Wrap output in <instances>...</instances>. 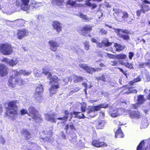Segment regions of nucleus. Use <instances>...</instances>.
Returning <instances> with one entry per match:
<instances>
[{
    "instance_id": "1",
    "label": "nucleus",
    "mask_w": 150,
    "mask_h": 150,
    "mask_svg": "<svg viewBox=\"0 0 150 150\" xmlns=\"http://www.w3.org/2000/svg\"><path fill=\"white\" fill-rule=\"evenodd\" d=\"M18 101L17 100H15L9 101L4 103V105H7V107H4L6 110L5 116L11 117L10 115H12L15 116L18 115V108L17 105Z\"/></svg>"
},
{
    "instance_id": "2",
    "label": "nucleus",
    "mask_w": 150,
    "mask_h": 150,
    "mask_svg": "<svg viewBox=\"0 0 150 150\" xmlns=\"http://www.w3.org/2000/svg\"><path fill=\"white\" fill-rule=\"evenodd\" d=\"M26 83L24 79L21 77H19L14 75L9 76L8 80L7 85L10 87L14 88L16 86H23Z\"/></svg>"
},
{
    "instance_id": "3",
    "label": "nucleus",
    "mask_w": 150,
    "mask_h": 150,
    "mask_svg": "<svg viewBox=\"0 0 150 150\" xmlns=\"http://www.w3.org/2000/svg\"><path fill=\"white\" fill-rule=\"evenodd\" d=\"M13 52V47L8 43L0 44V52L4 55H10Z\"/></svg>"
},
{
    "instance_id": "4",
    "label": "nucleus",
    "mask_w": 150,
    "mask_h": 150,
    "mask_svg": "<svg viewBox=\"0 0 150 150\" xmlns=\"http://www.w3.org/2000/svg\"><path fill=\"white\" fill-rule=\"evenodd\" d=\"M115 31L117 35L120 38H122L124 40L127 41L130 40V38L129 35L131 34V33L127 30L117 28L115 29Z\"/></svg>"
},
{
    "instance_id": "5",
    "label": "nucleus",
    "mask_w": 150,
    "mask_h": 150,
    "mask_svg": "<svg viewBox=\"0 0 150 150\" xmlns=\"http://www.w3.org/2000/svg\"><path fill=\"white\" fill-rule=\"evenodd\" d=\"M44 91L42 85L39 84L37 86L34 92V96L36 99L38 100H41L43 99L42 93Z\"/></svg>"
},
{
    "instance_id": "6",
    "label": "nucleus",
    "mask_w": 150,
    "mask_h": 150,
    "mask_svg": "<svg viewBox=\"0 0 150 150\" xmlns=\"http://www.w3.org/2000/svg\"><path fill=\"white\" fill-rule=\"evenodd\" d=\"M28 115L31 116L32 118L34 119H38L41 118V115L40 116L38 114V111L33 106H30L28 108Z\"/></svg>"
},
{
    "instance_id": "7",
    "label": "nucleus",
    "mask_w": 150,
    "mask_h": 150,
    "mask_svg": "<svg viewBox=\"0 0 150 150\" xmlns=\"http://www.w3.org/2000/svg\"><path fill=\"white\" fill-rule=\"evenodd\" d=\"M16 33L17 38L20 40H22L24 37L28 36L29 34L28 30L26 28L18 29Z\"/></svg>"
},
{
    "instance_id": "8",
    "label": "nucleus",
    "mask_w": 150,
    "mask_h": 150,
    "mask_svg": "<svg viewBox=\"0 0 150 150\" xmlns=\"http://www.w3.org/2000/svg\"><path fill=\"white\" fill-rule=\"evenodd\" d=\"M143 1L142 4L140 5V7L142 11V13H145L146 12L150 10L149 6L146 4H150V0H140Z\"/></svg>"
},
{
    "instance_id": "9",
    "label": "nucleus",
    "mask_w": 150,
    "mask_h": 150,
    "mask_svg": "<svg viewBox=\"0 0 150 150\" xmlns=\"http://www.w3.org/2000/svg\"><path fill=\"white\" fill-rule=\"evenodd\" d=\"M48 43L50 47V50L54 52L57 51V48L60 46V44L58 42L53 40H50L49 41Z\"/></svg>"
},
{
    "instance_id": "10",
    "label": "nucleus",
    "mask_w": 150,
    "mask_h": 150,
    "mask_svg": "<svg viewBox=\"0 0 150 150\" xmlns=\"http://www.w3.org/2000/svg\"><path fill=\"white\" fill-rule=\"evenodd\" d=\"M91 144L93 146L97 148L106 147L108 146L105 142L100 141L99 139L93 140Z\"/></svg>"
},
{
    "instance_id": "11",
    "label": "nucleus",
    "mask_w": 150,
    "mask_h": 150,
    "mask_svg": "<svg viewBox=\"0 0 150 150\" xmlns=\"http://www.w3.org/2000/svg\"><path fill=\"white\" fill-rule=\"evenodd\" d=\"M92 30V26L88 25H86L81 28L79 31L82 35L85 36L87 34L90 33Z\"/></svg>"
},
{
    "instance_id": "12",
    "label": "nucleus",
    "mask_w": 150,
    "mask_h": 150,
    "mask_svg": "<svg viewBox=\"0 0 150 150\" xmlns=\"http://www.w3.org/2000/svg\"><path fill=\"white\" fill-rule=\"evenodd\" d=\"M8 69L6 65L0 64V76L3 77L7 76L8 73Z\"/></svg>"
},
{
    "instance_id": "13",
    "label": "nucleus",
    "mask_w": 150,
    "mask_h": 150,
    "mask_svg": "<svg viewBox=\"0 0 150 150\" xmlns=\"http://www.w3.org/2000/svg\"><path fill=\"white\" fill-rule=\"evenodd\" d=\"M52 25L53 29L56 31L57 34H59L62 31V24L59 21H53Z\"/></svg>"
},
{
    "instance_id": "14",
    "label": "nucleus",
    "mask_w": 150,
    "mask_h": 150,
    "mask_svg": "<svg viewBox=\"0 0 150 150\" xmlns=\"http://www.w3.org/2000/svg\"><path fill=\"white\" fill-rule=\"evenodd\" d=\"M128 115L132 119H139L141 116V114L138 111H131L129 110L128 111Z\"/></svg>"
},
{
    "instance_id": "15",
    "label": "nucleus",
    "mask_w": 150,
    "mask_h": 150,
    "mask_svg": "<svg viewBox=\"0 0 150 150\" xmlns=\"http://www.w3.org/2000/svg\"><path fill=\"white\" fill-rule=\"evenodd\" d=\"M79 66L88 73L92 74L93 73V67H89L87 64H80L79 65Z\"/></svg>"
},
{
    "instance_id": "16",
    "label": "nucleus",
    "mask_w": 150,
    "mask_h": 150,
    "mask_svg": "<svg viewBox=\"0 0 150 150\" xmlns=\"http://www.w3.org/2000/svg\"><path fill=\"white\" fill-rule=\"evenodd\" d=\"M12 71L14 72V75L16 76L23 75L24 76H28L31 73V71H27L25 70L21 69L19 71L17 70H12Z\"/></svg>"
},
{
    "instance_id": "17",
    "label": "nucleus",
    "mask_w": 150,
    "mask_h": 150,
    "mask_svg": "<svg viewBox=\"0 0 150 150\" xmlns=\"http://www.w3.org/2000/svg\"><path fill=\"white\" fill-rule=\"evenodd\" d=\"M21 2V8L23 10L27 11L29 8L30 0H20Z\"/></svg>"
},
{
    "instance_id": "18",
    "label": "nucleus",
    "mask_w": 150,
    "mask_h": 150,
    "mask_svg": "<svg viewBox=\"0 0 150 150\" xmlns=\"http://www.w3.org/2000/svg\"><path fill=\"white\" fill-rule=\"evenodd\" d=\"M64 116L63 117H59L57 118V119L58 120H61L63 121L62 122L64 123L66 122L68 120V115L70 114L71 115L73 112L70 113L67 110H65L64 111Z\"/></svg>"
},
{
    "instance_id": "19",
    "label": "nucleus",
    "mask_w": 150,
    "mask_h": 150,
    "mask_svg": "<svg viewBox=\"0 0 150 150\" xmlns=\"http://www.w3.org/2000/svg\"><path fill=\"white\" fill-rule=\"evenodd\" d=\"M116 14L118 15L119 13H122V18L124 21H127V19L129 17V15L127 12L126 11H123L122 10L117 11L115 12Z\"/></svg>"
},
{
    "instance_id": "20",
    "label": "nucleus",
    "mask_w": 150,
    "mask_h": 150,
    "mask_svg": "<svg viewBox=\"0 0 150 150\" xmlns=\"http://www.w3.org/2000/svg\"><path fill=\"white\" fill-rule=\"evenodd\" d=\"M59 88V84L56 85L52 84L50 87L49 91L51 95L55 94L57 92V89Z\"/></svg>"
},
{
    "instance_id": "21",
    "label": "nucleus",
    "mask_w": 150,
    "mask_h": 150,
    "mask_svg": "<svg viewBox=\"0 0 150 150\" xmlns=\"http://www.w3.org/2000/svg\"><path fill=\"white\" fill-rule=\"evenodd\" d=\"M103 0H87L85 2V4L87 6L91 8V9L96 8L97 6V5L95 4L92 3L91 2V1H94L97 2H101Z\"/></svg>"
},
{
    "instance_id": "22",
    "label": "nucleus",
    "mask_w": 150,
    "mask_h": 150,
    "mask_svg": "<svg viewBox=\"0 0 150 150\" xmlns=\"http://www.w3.org/2000/svg\"><path fill=\"white\" fill-rule=\"evenodd\" d=\"M110 115L112 117H115L120 115L121 114V110L118 109L113 110L110 111Z\"/></svg>"
},
{
    "instance_id": "23",
    "label": "nucleus",
    "mask_w": 150,
    "mask_h": 150,
    "mask_svg": "<svg viewBox=\"0 0 150 150\" xmlns=\"http://www.w3.org/2000/svg\"><path fill=\"white\" fill-rule=\"evenodd\" d=\"M146 100V99L144 98V95H140L137 96V103L139 105L143 104Z\"/></svg>"
},
{
    "instance_id": "24",
    "label": "nucleus",
    "mask_w": 150,
    "mask_h": 150,
    "mask_svg": "<svg viewBox=\"0 0 150 150\" xmlns=\"http://www.w3.org/2000/svg\"><path fill=\"white\" fill-rule=\"evenodd\" d=\"M14 23L18 26L21 27L24 26L25 25V20L23 19H18L15 20Z\"/></svg>"
},
{
    "instance_id": "25",
    "label": "nucleus",
    "mask_w": 150,
    "mask_h": 150,
    "mask_svg": "<svg viewBox=\"0 0 150 150\" xmlns=\"http://www.w3.org/2000/svg\"><path fill=\"white\" fill-rule=\"evenodd\" d=\"M50 81H49L50 83H57L59 84V81L60 80L58 77L56 75H53L51 78L50 79Z\"/></svg>"
},
{
    "instance_id": "26",
    "label": "nucleus",
    "mask_w": 150,
    "mask_h": 150,
    "mask_svg": "<svg viewBox=\"0 0 150 150\" xmlns=\"http://www.w3.org/2000/svg\"><path fill=\"white\" fill-rule=\"evenodd\" d=\"M114 47L116 48L115 51L119 52H120L122 51L125 49V46L122 45L117 43H114Z\"/></svg>"
},
{
    "instance_id": "27",
    "label": "nucleus",
    "mask_w": 150,
    "mask_h": 150,
    "mask_svg": "<svg viewBox=\"0 0 150 150\" xmlns=\"http://www.w3.org/2000/svg\"><path fill=\"white\" fill-rule=\"evenodd\" d=\"M64 3V0H52L51 1L52 5H56L58 6H63Z\"/></svg>"
},
{
    "instance_id": "28",
    "label": "nucleus",
    "mask_w": 150,
    "mask_h": 150,
    "mask_svg": "<svg viewBox=\"0 0 150 150\" xmlns=\"http://www.w3.org/2000/svg\"><path fill=\"white\" fill-rule=\"evenodd\" d=\"M121 65L125 66L129 69H134L133 64L132 63H130L128 62H124L123 61L120 62Z\"/></svg>"
},
{
    "instance_id": "29",
    "label": "nucleus",
    "mask_w": 150,
    "mask_h": 150,
    "mask_svg": "<svg viewBox=\"0 0 150 150\" xmlns=\"http://www.w3.org/2000/svg\"><path fill=\"white\" fill-rule=\"evenodd\" d=\"M73 113L75 115L74 117L79 119H84L85 118L84 114L83 113H81L80 112L73 111Z\"/></svg>"
},
{
    "instance_id": "30",
    "label": "nucleus",
    "mask_w": 150,
    "mask_h": 150,
    "mask_svg": "<svg viewBox=\"0 0 150 150\" xmlns=\"http://www.w3.org/2000/svg\"><path fill=\"white\" fill-rule=\"evenodd\" d=\"M73 82L74 83L80 82L83 81V77L81 76H79L76 75H73Z\"/></svg>"
},
{
    "instance_id": "31",
    "label": "nucleus",
    "mask_w": 150,
    "mask_h": 150,
    "mask_svg": "<svg viewBox=\"0 0 150 150\" xmlns=\"http://www.w3.org/2000/svg\"><path fill=\"white\" fill-rule=\"evenodd\" d=\"M140 77V75L138 76L136 78L132 80L129 81L128 82V84L129 86H133L135 85V83L140 81L141 80V78Z\"/></svg>"
},
{
    "instance_id": "32",
    "label": "nucleus",
    "mask_w": 150,
    "mask_h": 150,
    "mask_svg": "<svg viewBox=\"0 0 150 150\" xmlns=\"http://www.w3.org/2000/svg\"><path fill=\"white\" fill-rule=\"evenodd\" d=\"M93 107L95 112L98 111L100 110L102 108H106L108 107V105L106 104L105 105H104L100 104L98 105L94 106Z\"/></svg>"
},
{
    "instance_id": "33",
    "label": "nucleus",
    "mask_w": 150,
    "mask_h": 150,
    "mask_svg": "<svg viewBox=\"0 0 150 150\" xmlns=\"http://www.w3.org/2000/svg\"><path fill=\"white\" fill-rule=\"evenodd\" d=\"M67 4L74 7H77L79 5L76 3V0H68L67 2Z\"/></svg>"
},
{
    "instance_id": "34",
    "label": "nucleus",
    "mask_w": 150,
    "mask_h": 150,
    "mask_svg": "<svg viewBox=\"0 0 150 150\" xmlns=\"http://www.w3.org/2000/svg\"><path fill=\"white\" fill-rule=\"evenodd\" d=\"M105 124V122L104 120H100L98 122V124L96 125V128L98 129H102Z\"/></svg>"
},
{
    "instance_id": "35",
    "label": "nucleus",
    "mask_w": 150,
    "mask_h": 150,
    "mask_svg": "<svg viewBox=\"0 0 150 150\" xmlns=\"http://www.w3.org/2000/svg\"><path fill=\"white\" fill-rule=\"evenodd\" d=\"M127 58V55L123 53L116 54V59H125Z\"/></svg>"
},
{
    "instance_id": "36",
    "label": "nucleus",
    "mask_w": 150,
    "mask_h": 150,
    "mask_svg": "<svg viewBox=\"0 0 150 150\" xmlns=\"http://www.w3.org/2000/svg\"><path fill=\"white\" fill-rule=\"evenodd\" d=\"M102 42L105 47H108L112 45V42L109 41V40L107 38H105L102 41Z\"/></svg>"
},
{
    "instance_id": "37",
    "label": "nucleus",
    "mask_w": 150,
    "mask_h": 150,
    "mask_svg": "<svg viewBox=\"0 0 150 150\" xmlns=\"http://www.w3.org/2000/svg\"><path fill=\"white\" fill-rule=\"evenodd\" d=\"M18 61L17 59H12L9 60L8 63V65L11 67H13L16 65Z\"/></svg>"
},
{
    "instance_id": "38",
    "label": "nucleus",
    "mask_w": 150,
    "mask_h": 150,
    "mask_svg": "<svg viewBox=\"0 0 150 150\" xmlns=\"http://www.w3.org/2000/svg\"><path fill=\"white\" fill-rule=\"evenodd\" d=\"M79 16L85 22L89 21V18L86 15H84L83 13H80Z\"/></svg>"
},
{
    "instance_id": "39",
    "label": "nucleus",
    "mask_w": 150,
    "mask_h": 150,
    "mask_svg": "<svg viewBox=\"0 0 150 150\" xmlns=\"http://www.w3.org/2000/svg\"><path fill=\"white\" fill-rule=\"evenodd\" d=\"M144 140H142L141 141L137 148V150H143L144 146Z\"/></svg>"
},
{
    "instance_id": "40",
    "label": "nucleus",
    "mask_w": 150,
    "mask_h": 150,
    "mask_svg": "<svg viewBox=\"0 0 150 150\" xmlns=\"http://www.w3.org/2000/svg\"><path fill=\"white\" fill-rule=\"evenodd\" d=\"M54 114L50 115L47 114V117L48 118V120L51 122L55 123L56 121L54 118Z\"/></svg>"
},
{
    "instance_id": "41",
    "label": "nucleus",
    "mask_w": 150,
    "mask_h": 150,
    "mask_svg": "<svg viewBox=\"0 0 150 150\" xmlns=\"http://www.w3.org/2000/svg\"><path fill=\"white\" fill-rule=\"evenodd\" d=\"M124 136L123 132H115V137L116 138H122Z\"/></svg>"
},
{
    "instance_id": "42",
    "label": "nucleus",
    "mask_w": 150,
    "mask_h": 150,
    "mask_svg": "<svg viewBox=\"0 0 150 150\" xmlns=\"http://www.w3.org/2000/svg\"><path fill=\"white\" fill-rule=\"evenodd\" d=\"M126 86L127 87V88L128 89L127 92L129 93H137V91L136 89H132L131 90L130 89L131 88H133L132 87H129L128 86V85H126Z\"/></svg>"
},
{
    "instance_id": "43",
    "label": "nucleus",
    "mask_w": 150,
    "mask_h": 150,
    "mask_svg": "<svg viewBox=\"0 0 150 150\" xmlns=\"http://www.w3.org/2000/svg\"><path fill=\"white\" fill-rule=\"evenodd\" d=\"M96 79L98 81H99L100 80H101L104 82L106 81L105 78V75L103 74H102L100 76L96 77Z\"/></svg>"
},
{
    "instance_id": "44",
    "label": "nucleus",
    "mask_w": 150,
    "mask_h": 150,
    "mask_svg": "<svg viewBox=\"0 0 150 150\" xmlns=\"http://www.w3.org/2000/svg\"><path fill=\"white\" fill-rule=\"evenodd\" d=\"M84 49L86 50H88L89 49L90 45L88 41H86L83 42Z\"/></svg>"
},
{
    "instance_id": "45",
    "label": "nucleus",
    "mask_w": 150,
    "mask_h": 150,
    "mask_svg": "<svg viewBox=\"0 0 150 150\" xmlns=\"http://www.w3.org/2000/svg\"><path fill=\"white\" fill-rule=\"evenodd\" d=\"M110 64L111 66H116L119 65V64L118 61L116 60H113L110 62Z\"/></svg>"
},
{
    "instance_id": "46",
    "label": "nucleus",
    "mask_w": 150,
    "mask_h": 150,
    "mask_svg": "<svg viewBox=\"0 0 150 150\" xmlns=\"http://www.w3.org/2000/svg\"><path fill=\"white\" fill-rule=\"evenodd\" d=\"M107 55L109 58L112 59H116V54H113L110 53H107Z\"/></svg>"
},
{
    "instance_id": "47",
    "label": "nucleus",
    "mask_w": 150,
    "mask_h": 150,
    "mask_svg": "<svg viewBox=\"0 0 150 150\" xmlns=\"http://www.w3.org/2000/svg\"><path fill=\"white\" fill-rule=\"evenodd\" d=\"M95 111L94 108L93 106H91V107L88 109V111H87V113L89 114L90 113L93 112H94Z\"/></svg>"
},
{
    "instance_id": "48",
    "label": "nucleus",
    "mask_w": 150,
    "mask_h": 150,
    "mask_svg": "<svg viewBox=\"0 0 150 150\" xmlns=\"http://www.w3.org/2000/svg\"><path fill=\"white\" fill-rule=\"evenodd\" d=\"M28 112L26 109H22L20 110V114L21 115H23L25 114L28 115Z\"/></svg>"
},
{
    "instance_id": "49",
    "label": "nucleus",
    "mask_w": 150,
    "mask_h": 150,
    "mask_svg": "<svg viewBox=\"0 0 150 150\" xmlns=\"http://www.w3.org/2000/svg\"><path fill=\"white\" fill-rule=\"evenodd\" d=\"M9 59L6 57H5L3 58L1 60V61L3 62L6 63L7 64H8Z\"/></svg>"
},
{
    "instance_id": "50",
    "label": "nucleus",
    "mask_w": 150,
    "mask_h": 150,
    "mask_svg": "<svg viewBox=\"0 0 150 150\" xmlns=\"http://www.w3.org/2000/svg\"><path fill=\"white\" fill-rule=\"evenodd\" d=\"M117 69H119L120 71L124 75L126 78L127 77V74L126 73L127 71H124L122 68L120 67H118Z\"/></svg>"
},
{
    "instance_id": "51",
    "label": "nucleus",
    "mask_w": 150,
    "mask_h": 150,
    "mask_svg": "<svg viewBox=\"0 0 150 150\" xmlns=\"http://www.w3.org/2000/svg\"><path fill=\"white\" fill-rule=\"evenodd\" d=\"M139 105L137 104V103L136 104H132L131 105V107L132 109H137Z\"/></svg>"
},
{
    "instance_id": "52",
    "label": "nucleus",
    "mask_w": 150,
    "mask_h": 150,
    "mask_svg": "<svg viewBox=\"0 0 150 150\" xmlns=\"http://www.w3.org/2000/svg\"><path fill=\"white\" fill-rule=\"evenodd\" d=\"M100 32L102 35H106L107 33V31L103 28H101L100 30Z\"/></svg>"
},
{
    "instance_id": "53",
    "label": "nucleus",
    "mask_w": 150,
    "mask_h": 150,
    "mask_svg": "<svg viewBox=\"0 0 150 150\" xmlns=\"http://www.w3.org/2000/svg\"><path fill=\"white\" fill-rule=\"evenodd\" d=\"M70 142L73 144L76 143L77 142V138L76 137H74L71 139H69Z\"/></svg>"
},
{
    "instance_id": "54",
    "label": "nucleus",
    "mask_w": 150,
    "mask_h": 150,
    "mask_svg": "<svg viewBox=\"0 0 150 150\" xmlns=\"http://www.w3.org/2000/svg\"><path fill=\"white\" fill-rule=\"evenodd\" d=\"M42 73L44 74L45 75H47L48 73L49 72L47 69L45 67L42 68Z\"/></svg>"
},
{
    "instance_id": "55",
    "label": "nucleus",
    "mask_w": 150,
    "mask_h": 150,
    "mask_svg": "<svg viewBox=\"0 0 150 150\" xmlns=\"http://www.w3.org/2000/svg\"><path fill=\"white\" fill-rule=\"evenodd\" d=\"M134 53L132 52H129V58L130 60H132V57L134 56Z\"/></svg>"
},
{
    "instance_id": "56",
    "label": "nucleus",
    "mask_w": 150,
    "mask_h": 150,
    "mask_svg": "<svg viewBox=\"0 0 150 150\" xmlns=\"http://www.w3.org/2000/svg\"><path fill=\"white\" fill-rule=\"evenodd\" d=\"M137 15L138 17H140L142 13V11L141 9L140 10H138L136 11Z\"/></svg>"
},
{
    "instance_id": "57",
    "label": "nucleus",
    "mask_w": 150,
    "mask_h": 150,
    "mask_svg": "<svg viewBox=\"0 0 150 150\" xmlns=\"http://www.w3.org/2000/svg\"><path fill=\"white\" fill-rule=\"evenodd\" d=\"M124 127H122V125H119L117 129H116V131H122V129Z\"/></svg>"
},
{
    "instance_id": "58",
    "label": "nucleus",
    "mask_w": 150,
    "mask_h": 150,
    "mask_svg": "<svg viewBox=\"0 0 150 150\" xmlns=\"http://www.w3.org/2000/svg\"><path fill=\"white\" fill-rule=\"evenodd\" d=\"M69 127L70 128V129L71 130H76V129L74 127V124H71L70 125H69Z\"/></svg>"
},
{
    "instance_id": "59",
    "label": "nucleus",
    "mask_w": 150,
    "mask_h": 150,
    "mask_svg": "<svg viewBox=\"0 0 150 150\" xmlns=\"http://www.w3.org/2000/svg\"><path fill=\"white\" fill-rule=\"evenodd\" d=\"M81 109L82 112H85L86 111V106L83 105L81 106Z\"/></svg>"
},
{
    "instance_id": "60",
    "label": "nucleus",
    "mask_w": 150,
    "mask_h": 150,
    "mask_svg": "<svg viewBox=\"0 0 150 150\" xmlns=\"http://www.w3.org/2000/svg\"><path fill=\"white\" fill-rule=\"evenodd\" d=\"M79 90L80 88H79V87H76L72 90L71 91V92H73V93H75L78 91Z\"/></svg>"
},
{
    "instance_id": "61",
    "label": "nucleus",
    "mask_w": 150,
    "mask_h": 150,
    "mask_svg": "<svg viewBox=\"0 0 150 150\" xmlns=\"http://www.w3.org/2000/svg\"><path fill=\"white\" fill-rule=\"evenodd\" d=\"M101 70H102V69L100 68H93V73L95 72L100 71Z\"/></svg>"
},
{
    "instance_id": "62",
    "label": "nucleus",
    "mask_w": 150,
    "mask_h": 150,
    "mask_svg": "<svg viewBox=\"0 0 150 150\" xmlns=\"http://www.w3.org/2000/svg\"><path fill=\"white\" fill-rule=\"evenodd\" d=\"M145 65H147V62L142 63L139 64V66L141 67H143Z\"/></svg>"
},
{
    "instance_id": "63",
    "label": "nucleus",
    "mask_w": 150,
    "mask_h": 150,
    "mask_svg": "<svg viewBox=\"0 0 150 150\" xmlns=\"http://www.w3.org/2000/svg\"><path fill=\"white\" fill-rule=\"evenodd\" d=\"M103 43L102 42H99L97 44V46L100 48H101L103 47Z\"/></svg>"
},
{
    "instance_id": "64",
    "label": "nucleus",
    "mask_w": 150,
    "mask_h": 150,
    "mask_svg": "<svg viewBox=\"0 0 150 150\" xmlns=\"http://www.w3.org/2000/svg\"><path fill=\"white\" fill-rule=\"evenodd\" d=\"M91 41L93 42V43H97V40H96V39L94 38H91Z\"/></svg>"
}]
</instances>
